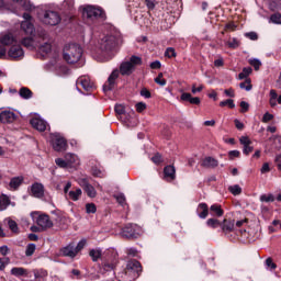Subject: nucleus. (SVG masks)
<instances>
[{
	"label": "nucleus",
	"mask_w": 281,
	"mask_h": 281,
	"mask_svg": "<svg viewBox=\"0 0 281 281\" xmlns=\"http://www.w3.org/2000/svg\"><path fill=\"white\" fill-rule=\"evenodd\" d=\"M140 95H142L143 98H146V99H149V98L151 97L150 91H149L148 89H146V88H143V89L140 90Z\"/></svg>",
	"instance_id": "nucleus-60"
},
{
	"label": "nucleus",
	"mask_w": 281,
	"mask_h": 281,
	"mask_svg": "<svg viewBox=\"0 0 281 281\" xmlns=\"http://www.w3.org/2000/svg\"><path fill=\"white\" fill-rule=\"evenodd\" d=\"M22 45H24V47L27 49H37L38 47V43H36V41H34L32 37H24L22 40Z\"/></svg>",
	"instance_id": "nucleus-26"
},
{
	"label": "nucleus",
	"mask_w": 281,
	"mask_h": 281,
	"mask_svg": "<svg viewBox=\"0 0 281 281\" xmlns=\"http://www.w3.org/2000/svg\"><path fill=\"white\" fill-rule=\"evenodd\" d=\"M25 178H23V176H18V177H13L11 180H10V183H9V188L10 190H16L18 188H21V186H23V181H24Z\"/></svg>",
	"instance_id": "nucleus-23"
},
{
	"label": "nucleus",
	"mask_w": 281,
	"mask_h": 281,
	"mask_svg": "<svg viewBox=\"0 0 281 281\" xmlns=\"http://www.w3.org/2000/svg\"><path fill=\"white\" fill-rule=\"evenodd\" d=\"M19 95L23 98V100H30L33 95L32 90H30L29 88H21L19 91Z\"/></svg>",
	"instance_id": "nucleus-32"
},
{
	"label": "nucleus",
	"mask_w": 281,
	"mask_h": 281,
	"mask_svg": "<svg viewBox=\"0 0 281 281\" xmlns=\"http://www.w3.org/2000/svg\"><path fill=\"white\" fill-rule=\"evenodd\" d=\"M40 20L45 25H58V23H60V14L56 11L48 10L40 14Z\"/></svg>",
	"instance_id": "nucleus-7"
},
{
	"label": "nucleus",
	"mask_w": 281,
	"mask_h": 281,
	"mask_svg": "<svg viewBox=\"0 0 281 281\" xmlns=\"http://www.w3.org/2000/svg\"><path fill=\"white\" fill-rule=\"evenodd\" d=\"M240 112L241 113H247V111H249V103L246 101H241L240 102Z\"/></svg>",
	"instance_id": "nucleus-59"
},
{
	"label": "nucleus",
	"mask_w": 281,
	"mask_h": 281,
	"mask_svg": "<svg viewBox=\"0 0 281 281\" xmlns=\"http://www.w3.org/2000/svg\"><path fill=\"white\" fill-rule=\"evenodd\" d=\"M206 225L207 227H212V229H216V227L221 225V222H218V220L216 218H209L206 221Z\"/></svg>",
	"instance_id": "nucleus-43"
},
{
	"label": "nucleus",
	"mask_w": 281,
	"mask_h": 281,
	"mask_svg": "<svg viewBox=\"0 0 281 281\" xmlns=\"http://www.w3.org/2000/svg\"><path fill=\"white\" fill-rule=\"evenodd\" d=\"M151 69H161V61L156 60L150 64Z\"/></svg>",
	"instance_id": "nucleus-63"
},
{
	"label": "nucleus",
	"mask_w": 281,
	"mask_h": 281,
	"mask_svg": "<svg viewBox=\"0 0 281 281\" xmlns=\"http://www.w3.org/2000/svg\"><path fill=\"white\" fill-rule=\"evenodd\" d=\"M249 65H251V67H254L255 70L258 71V69H260V67L262 66V63L260 61V59L252 58L249 59Z\"/></svg>",
	"instance_id": "nucleus-45"
},
{
	"label": "nucleus",
	"mask_w": 281,
	"mask_h": 281,
	"mask_svg": "<svg viewBox=\"0 0 281 281\" xmlns=\"http://www.w3.org/2000/svg\"><path fill=\"white\" fill-rule=\"evenodd\" d=\"M156 85H159L160 87H166V79H164V74L160 72L158 77L155 78Z\"/></svg>",
	"instance_id": "nucleus-51"
},
{
	"label": "nucleus",
	"mask_w": 281,
	"mask_h": 281,
	"mask_svg": "<svg viewBox=\"0 0 281 281\" xmlns=\"http://www.w3.org/2000/svg\"><path fill=\"white\" fill-rule=\"evenodd\" d=\"M105 30L106 32L98 42V47L103 56H105L104 60H111V58H113V53L111 52L115 49V45H117L122 40V33H120L117 29L111 24H106Z\"/></svg>",
	"instance_id": "nucleus-1"
},
{
	"label": "nucleus",
	"mask_w": 281,
	"mask_h": 281,
	"mask_svg": "<svg viewBox=\"0 0 281 281\" xmlns=\"http://www.w3.org/2000/svg\"><path fill=\"white\" fill-rule=\"evenodd\" d=\"M23 19L24 21L21 23V30H23L24 34L27 36H33L35 30L34 24L32 23V15H30V13H24Z\"/></svg>",
	"instance_id": "nucleus-11"
},
{
	"label": "nucleus",
	"mask_w": 281,
	"mask_h": 281,
	"mask_svg": "<svg viewBox=\"0 0 281 281\" xmlns=\"http://www.w3.org/2000/svg\"><path fill=\"white\" fill-rule=\"evenodd\" d=\"M136 111L137 113H144V111H146V103L144 102H138L136 103Z\"/></svg>",
	"instance_id": "nucleus-56"
},
{
	"label": "nucleus",
	"mask_w": 281,
	"mask_h": 281,
	"mask_svg": "<svg viewBox=\"0 0 281 281\" xmlns=\"http://www.w3.org/2000/svg\"><path fill=\"white\" fill-rule=\"evenodd\" d=\"M82 18L87 23H95L99 19L104 21L106 15L104 14V11L98 7L86 5L82 9Z\"/></svg>",
	"instance_id": "nucleus-5"
},
{
	"label": "nucleus",
	"mask_w": 281,
	"mask_h": 281,
	"mask_svg": "<svg viewBox=\"0 0 281 281\" xmlns=\"http://www.w3.org/2000/svg\"><path fill=\"white\" fill-rule=\"evenodd\" d=\"M0 254L1 256H8V254H10V248H8V246H1Z\"/></svg>",
	"instance_id": "nucleus-62"
},
{
	"label": "nucleus",
	"mask_w": 281,
	"mask_h": 281,
	"mask_svg": "<svg viewBox=\"0 0 281 281\" xmlns=\"http://www.w3.org/2000/svg\"><path fill=\"white\" fill-rule=\"evenodd\" d=\"M114 111L116 115H124V113H126V109L122 104H116Z\"/></svg>",
	"instance_id": "nucleus-54"
},
{
	"label": "nucleus",
	"mask_w": 281,
	"mask_h": 281,
	"mask_svg": "<svg viewBox=\"0 0 281 281\" xmlns=\"http://www.w3.org/2000/svg\"><path fill=\"white\" fill-rule=\"evenodd\" d=\"M239 143L241 144V146H244V155H249L250 153H254V142H251V139H249L247 136H241L239 138Z\"/></svg>",
	"instance_id": "nucleus-16"
},
{
	"label": "nucleus",
	"mask_w": 281,
	"mask_h": 281,
	"mask_svg": "<svg viewBox=\"0 0 281 281\" xmlns=\"http://www.w3.org/2000/svg\"><path fill=\"white\" fill-rule=\"evenodd\" d=\"M65 159L69 166H72V164H78V156H76V154H66Z\"/></svg>",
	"instance_id": "nucleus-36"
},
{
	"label": "nucleus",
	"mask_w": 281,
	"mask_h": 281,
	"mask_svg": "<svg viewBox=\"0 0 281 281\" xmlns=\"http://www.w3.org/2000/svg\"><path fill=\"white\" fill-rule=\"evenodd\" d=\"M9 205H12V207H14L15 204L10 200V196L2 193L0 195V212H4V210H8Z\"/></svg>",
	"instance_id": "nucleus-20"
},
{
	"label": "nucleus",
	"mask_w": 281,
	"mask_h": 281,
	"mask_svg": "<svg viewBox=\"0 0 281 281\" xmlns=\"http://www.w3.org/2000/svg\"><path fill=\"white\" fill-rule=\"evenodd\" d=\"M75 4H76V2L74 0H65L63 2V8H64V10H74Z\"/></svg>",
	"instance_id": "nucleus-48"
},
{
	"label": "nucleus",
	"mask_w": 281,
	"mask_h": 281,
	"mask_svg": "<svg viewBox=\"0 0 281 281\" xmlns=\"http://www.w3.org/2000/svg\"><path fill=\"white\" fill-rule=\"evenodd\" d=\"M31 194L35 199H43V196H45V187L38 182L33 183L31 187Z\"/></svg>",
	"instance_id": "nucleus-15"
},
{
	"label": "nucleus",
	"mask_w": 281,
	"mask_h": 281,
	"mask_svg": "<svg viewBox=\"0 0 281 281\" xmlns=\"http://www.w3.org/2000/svg\"><path fill=\"white\" fill-rule=\"evenodd\" d=\"M196 212L200 218H207V214H210V210L205 203H200L198 205Z\"/></svg>",
	"instance_id": "nucleus-25"
},
{
	"label": "nucleus",
	"mask_w": 281,
	"mask_h": 281,
	"mask_svg": "<svg viewBox=\"0 0 281 281\" xmlns=\"http://www.w3.org/2000/svg\"><path fill=\"white\" fill-rule=\"evenodd\" d=\"M18 117L19 116L10 110H4L0 113V122L2 124H12L16 122Z\"/></svg>",
	"instance_id": "nucleus-12"
},
{
	"label": "nucleus",
	"mask_w": 281,
	"mask_h": 281,
	"mask_svg": "<svg viewBox=\"0 0 281 281\" xmlns=\"http://www.w3.org/2000/svg\"><path fill=\"white\" fill-rule=\"evenodd\" d=\"M34 251H36V245L35 244H29L25 249V256L26 258H30L31 256H34Z\"/></svg>",
	"instance_id": "nucleus-37"
},
{
	"label": "nucleus",
	"mask_w": 281,
	"mask_h": 281,
	"mask_svg": "<svg viewBox=\"0 0 281 281\" xmlns=\"http://www.w3.org/2000/svg\"><path fill=\"white\" fill-rule=\"evenodd\" d=\"M90 258L93 260V262H98L102 258V249L95 248L91 249L89 252Z\"/></svg>",
	"instance_id": "nucleus-29"
},
{
	"label": "nucleus",
	"mask_w": 281,
	"mask_h": 281,
	"mask_svg": "<svg viewBox=\"0 0 281 281\" xmlns=\"http://www.w3.org/2000/svg\"><path fill=\"white\" fill-rule=\"evenodd\" d=\"M180 100H182V102H190V104H201V99L199 97H192L189 92H183Z\"/></svg>",
	"instance_id": "nucleus-21"
},
{
	"label": "nucleus",
	"mask_w": 281,
	"mask_h": 281,
	"mask_svg": "<svg viewBox=\"0 0 281 281\" xmlns=\"http://www.w3.org/2000/svg\"><path fill=\"white\" fill-rule=\"evenodd\" d=\"M261 175H267V172H271V167L269 162H265L260 169Z\"/></svg>",
	"instance_id": "nucleus-57"
},
{
	"label": "nucleus",
	"mask_w": 281,
	"mask_h": 281,
	"mask_svg": "<svg viewBox=\"0 0 281 281\" xmlns=\"http://www.w3.org/2000/svg\"><path fill=\"white\" fill-rule=\"evenodd\" d=\"M50 144L54 150H56L57 153H63V150H67V140L58 133L50 134Z\"/></svg>",
	"instance_id": "nucleus-8"
},
{
	"label": "nucleus",
	"mask_w": 281,
	"mask_h": 281,
	"mask_svg": "<svg viewBox=\"0 0 281 281\" xmlns=\"http://www.w3.org/2000/svg\"><path fill=\"white\" fill-rule=\"evenodd\" d=\"M139 65H142V57L135 55L130 57V60L121 63L120 70L115 69L111 72L108 82L103 86V90L112 91V89H115V80L120 78V74L121 76H131Z\"/></svg>",
	"instance_id": "nucleus-2"
},
{
	"label": "nucleus",
	"mask_w": 281,
	"mask_h": 281,
	"mask_svg": "<svg viewBox=\"0 0 281 281\" xmlns=\"http://www.w3.org/2000/svg\"><path fill=\"white\" fill-rule=\"evenodd\" d=\"M142 234H144V229L136 224H127L121 231L123 238H139Z\"/></svg>",
	"instance_id": "nucleus-6"
},
{
	"label": "nucleus",
	"mask_w": 281,
	"mask_h": 281,
	"mask_svg": "<svg viewBox=\"0 0 281 281\" xmlns=\"http://www.w3.org/2000/svg\"><path fill=\"white\" fill-rule=\"evenodd\" d=\"M225 95H227V98H235L236 93L234 92V89L229 88L224 90Z\"/></svg>",
	"instance_id": "nucleus-61"
},
{
	"label": "nucleus",
	"mask_w": 281,
	"mask_h": 281,
	"mask_svg": "<svg viewBox=\"0 0 281 281\" xmlns=\"http://www.w3.org/2000/svg\"><path fill=\"white\" fill-rule=\"evenodd\" d=\"M151 161L154 164H161L162 161L161 156L159 154H156L154 157H151Z\"/></svg>",
	"instance_id": "nucleus-64"
},
{
	"label": "nucleus",
	"mask_w": 281,
	"mask_h": 281,
	"mask_svg": "<svg viewBox=\"0 0 281 281\" xmlns=\"http://www.w3.org/2000/svg\"><path fill=\"white\" fill-rule=\"evenodd\" d=\"M228 47H231V49H236L238 47H240V41H238V38L233 37L229 38V41L227 42Z\"/></svg>",
	"instance_id": "nucleus-39"
},
{
	"label": "nucleus",
	"mask_w": 281,
	"mask_h": 281,
	"mask_svg": "<svg viewBox=\"0 0 281 281\" xmlns=\"http://www.w3.org/2000/svg\"><path fill=\"white\" fill-rule=\"evenodd\" d=\"M64 60L69 65L78 63L82 58V46L76 43L66 44L64 46Z\"/></svg>",
	"instance_id": "nucleus-4"
},
{
	"label": "nucleus",
	"mask_w": 281,
	"mask_h": 281,
	"mask_svg": "<svg viewBox=\"0 0 281 281\" xmlns=\"http://www.w3.org/2000/svg\"><path fill=\"white\" fill-rule=\"evenodd\" d=\"M271 120H273V114L266 112L262 116L261 122H263V124H267L268 122H271Z\"/></svg>",
	"instance_id": "nucleus-55"
},
{
	"label": "nucleus",
	"mask_w": 281,
	"mask_h": 281,
	"mask_svg": "<svg viewBox=\"0 0 281 281\" xmlns=\"http://www.w3.org/2000/svg\"><path fill=\"white\" fill-rule=\"evenodd\" d=\"M142 271V263L137 260H131L127 262L126 268L117 273L119 281H133L139 278Z\"/></svg>",
	"instance_id": "nucleus-3"
},
{
	"label": "nucleus",
	"mask_w": 281,
	"mask_h": 281,
	"mask_svg": "<svg viewBox=\"0 0 281 281\" xmlns=\"http://www.w3.org/2000/svg\"><path fill=\"white\" fill-rule=\"evenodd\" d=\"M8 265H10V258H0V271H5Z\"/></svg>",
	"instance_id": "nucleus-52"
},
{
	"label": "nucleus",
	"mask_w": 281,
	"mask_h": 281,
	"mask_svg": "<svg viewBox=\"0 0 281 281\" xmlns=\"http://www.w3.org/2000/svg\"><path fill=\"white\" fill-rule=\"evenodd\" d=\"M222 232L225 234H229L234 231V221L232 220H224L223 223L221 224Z\"/></svg>",
	"instance_id": "nucleus-27"
},
{
	"label": "nucleus",
	"mask_w": 281,
	"mask_h": 281,
	"mask_svg": "<svg viewBox=\"0 0 281 281\" xmlns=\"http://www.w3.org/2000/svg\"><path fill=\"white\" fill-rule=\"evenodd\" d=\"M78 186L82 188V190L86 192L87 196L90 199H95L98 196V191H95V188L89 182V178H79L77 179Z\"/></svg>",
	"instance_id": "nucleus-9"
},
{
	"label": "nucleus",
	"mask_w": 281,
	"mask_h": 281,
	"mask_svg": "<svg viewBox=\"0 0 281 281\" xmlns=\"http://www.w3.org/2000/svg\"><path fill=\"white\" fill-rule=\"evenodd\" d=\"M210 210L213 216H223V211L221 210V205L213 204L211 205Z\"/></svg>",
	"instance_id": "nucleus-33"
},
{
	"label": "nucleus",
	"mask_w": 281,
	"mask_h": 281,
	"mask_svg": "<svg viewBox=\"0 0 281 281\" xmlns=\"http://www.w3.org/2000/svg\"><path fill=\"white\" fill-rule=\"evenodd\" d=\"M260 201L261 203H273V201H276V196H273L271 193L262 194L260 195Z\"/></svg>",
	"instance_id": "nucleus-35"
},
{
	"label": "nucleus",
	"mask_w": 281,
	"mask_h": 281,
	"mask_svg": "<svg viewBox=\"0 0 281 281\" xmlns=\"http://www.w3.org/2000/svg\"><path fill=\"white\" fill-rule=\"evenodd\" d=\"M114 199L117 201L120 205H122V207L126 205V196L124 195V193L115 194Z\"/></svg>",
	"instance_id": "nucleus-40"
},
{
	"label": "nucleus",
	"mask_w": 281,
	"mask_h": 281,
	"mask_svg": "<svg viewBox=\"0 0 281 281\" xmlns=\"http://www.w3.org/2000/svg\"><path fill=\"white\" fill-rule=\"evenodd\" d=\"M61 254L68 258H76L78 250L74 245H68L61 249Z\"/></svg>",
	"instance_id": "nucleus-22"
},
{
	"label": "nucleus",
	"mask_w": 281,
	"mask_h": 281,
	"mask_svg": "<svg viewBox=\"0 0 281 281\" xmlns=\"http://www.w3.org/2000/svg\"><path fill=\"white\" fill-rule=\"evenodd\" d=\"M34 278H35V280H41L43 278H47V271H45V270H35L34 271Z\"/></svg>",
	"instance_id": "nucleus-46"
},
{
	"label": "nucleus",
	"mask_w": 281,
	"mask_h": 281,
	"mask_svg": "<svg viewBox=\"0 0 281 281\" xmlns=\"http://www.w3.org/2000/svg\"><path fill=\"white\" fill-rule=\"evenodd\" d=\"M165 56L167 58H175L177 56V52H175V48L168 47L165 52Z\"/></svg>",
	"instance_id": "nucleus-53"
},
{
	"label": "nucleus",
	"mask_w": 281,
	"mask_h": 281,
	"mask_svg": "<svg viewBox=\"0 0 281 281\" xmlns=\"http://www.w3.org/2000/svg\"><path fill=\"white\" fill-rule=\"evenodd\" d=\"M220 106H229V109H235L236 104L234 103V100L227 99L225 101L220 102Z\"/></svg>",
	"instance_id": "nucleus-50"
},
{
	"label": "nucleus",
	"mask_w": 281,
	"mask_h": 281,
	"mask_svg": "<svg viewBox=\"0 0 281 281\" xmlns=\"http://www.w3.org/2000/svg\"><path fill=\"white\" fill-rule=\"evenodd\" d=\"M31 126H33V128H36V131L43 132L47 130V122H45V120L43 119H32L30 121Z\"/></svg>",
	"instance_id": "nucleus-17"
},
{
	"label": "nucleus",
	"mask_w": 281,
	"mask_h": 281,
	"mask_svg": "<svg viewBox=\"0 0 281 281\" xmlns=\"http://www.w3.org/2000/svg\"><path fill=\"white\" fill-rule=\"evenodd\" d=\"M36 223L41 229H49V227H54V223L49 220V216L45 214L38 215Z\"/></svg>",
	"instance_id": "nucleus-14"
},
{
	"label": "nucleus",
	"mask_w": 281,
	"mask_h": 281,
	"mask_svg": "<svg viewBox=\"0 0 281 281\" xmlns=\"http://www.w3.org/2000/svg\"><path fill=\"white\" fill-rule=\"evenodd\" d=\"M270 23L274 25H281V13H274L270 16Z\"/></svg>",
	"instance_id": "nucleus-44"
},
{
	"label": "nucleus",
	"mask_w": 281,
	"mask_h": 281,
	"mask_svg": "<svg viewBox=\"0 0 281 281\" xmlns=\"http://www.w3.org/2000/svg\"><path fill=\"white\" fill-rule=\"evenodd\" d=\"M164 175L166 181H175V179H177V170L175 169V166L165 167Z\"/></svg>",
	"instance_id": "nucleus-18"
},
{
	"label": "nucleus",
	"mask_w": 281,
	"mask_h": 281,
	"mask_svg": "<svg viewBox=\"0 0 281 281\" xmlns=\"http://www.w3.org/2000/svg\"><path fill=\"white\" fill-rule=\"evenodd\" d=\"M251 67L244 68L243 71L238 75L239 80H245V78H247L251 74Z\"/></svg>",
	"instance_id": "nucleus-42"
},
{
	"label": "nucleus",
	"mask_w": 281,
	"mask_h": 281,
	"mask_svg": "<svg viewBox=\"0 0 281 281\" xmlns=\"http://www.w3.org/2000/svg\"><path fill=\"white\" fill-rule=\"evenodd\" d=\"M228 192L234 194V196H238V194L243 193V188H240V186H238V184L231 186L228 188Z\"/></svg>",
	"instance_id": "nucleus-34"
},
{
	"label": "nucleus",
	"mask_w": 281,
	"mask_h": 281,
	"mask_svg": "<svg viewBox=\"0 0 281 281\" xmlns=\"http://www.w3.org/2000/svg\"><path fill=\"white\" fill-rule=\"evenodd\" d=\"M87 214H95L98 212V207L93 203L86 204Z\"/></svg>",
	"instance_id": "nucleus-47"
},
{
	"label": "nucleus",
	"mask_w": 281,
	"mask_h": 281,
	"mask_svg": "<svg viewBox=\"0 0 281 281\" xmlns=\"http://www.w3.org/2000/svg\"><path fill=\"white\" fill-rule=\"evenodd\" d=\"M202 166L204 168H216V166H218V160H216L212 157H206L203 159Z\"/></svg>",
	"instance_id": "nucleus-28"
},
{
	"label": "nucleus",
	"mask_w": 281,
	"mask_h": 281,
	"mask_svg": "<svg viewBox=\"0 0 281 281\" xmlns=\"http://www.w3.org/2000/svg\"><path fill=\"white\" fill-rule=\"evenodd\" d=\"M8 57L10 60H23L25 58V50H23V47L19 43H15L10 46Z\"/></svg>",
	"instance_id": "nucleus-10"
},
{
	"label": "nucleus",
	"mask_w": 281,
	"mask_h": 281,
	"mask_svg": "<svg viewBox=\"0 0 281 281\" xmlns=\"http://www.w3.org/2000/svg\"><path fill=\"white\" fill-rule=\"evenodd\" d=\"M77 87H82L85 91H91L95 86L93 85V81H91V78L87 76L79 77L76 81Z\"/></svg>",
	"instance_id": "nucleus-13"
},
{
	"label": "nucleus",
	"mask_w": 281,
	"mask_h": 281,
	"mask_svg": "<svg viewBox=\"0 0 281 281\" xmlns=\"http://www.w3.org/2000/svg\"><path fill=\"white\" fill-rule=\"evenodd\" d=\"M0 43L1 45L12 47V45H15V43H19V41H16L12 34H4L0 36Z\"/></svg>",
	"instance_id": "nucleus-19"
},
{
	"label": "nucleus",
	"mask_w": 281,
	"mask_h": 281,
	"mask_svg": "<svg viewBox=\"0 0 281 281\" xmlns=\"http://www.w3.org/2000/svg\"><path fill=\"white\" fill-rule=\"evenodd\" d=\"M245 37L249 38L250 41H258V33L249 32L245 34Z\"/></svg>",
	"instance_id": "nucleus-58"
},
{
	"label": "nucleus",
	"mask_w": 281,
	"mask_h": 281,
	"mask_svg": "<svg viewBox=\"0 0 281 281\" xmlns=\"http://www.w3.org/2000/svg\"><path fill=\"white\" fill-rule=\"evenodd\" d=\"M239 88L244 89L245 91H251V79H246L245 82L239 83Z\"/></svg>",
	"instance_id": "nucleus-41"
},
{
	"label": "nucleus",
	"mask_w": 281,
	"mask_h": 281,
	"mask_svg": "<svg viewBox=\"0 0 281 281\" xmlns=\"http://www.w3.org/2000/svg\"><path fill=\"white\" fill-rule=\"evenodd\" d=\"M11 276H15V278H21V276H27V270L25 268H12Z\"/></svg>",
	"instance_id": "nucleus-31"
},
{
	"label": "nucleus",
	"mask_w": 281,
	"mask_h": 281,
	"mask_svg": "<svg viewBox=\"0 0 281 281\" xmlns=\"http://www.w3.org/2000/svg\"><path fill=\"white\" fill-rule=\"evenodd\" d=\"M37 49L38 53L41 54V56H43V58H45L47 56V54H49V52H52V44L45 42L44 44H38L37 43Z\"/></svg>",
	"instance_id": "nucleus-24"
},
{
	"label": "nucleus",
	"mask_w": 281,
	"mask_h": 281,
	"mask_svg": "<svg viewBox=\"0 0 281 281\" xmlns=\"http://www.w3.org/2000/svg\"><path fill=\"white\" fill-rule=\"evenodd\" d=\"M55 162H56V165H57L59 168H69V166H71V165H69V164L67 162L66 159H63V158H57V159L55 160Z\"/></svg>",
	"instance_id": "nucleus-49"
},
{
	"label": "nucleus",
	"mask_w": 281,
	"mask_h": 281,
	"mask_svg": "<svg viewBox=\"0 0 281 281\" xmlns=\"http://www.w3.org/2000/svg\"><path fill=\"white\" fill-rule=\"evenodd\" d=\"M5 221L9 225V229H11L13 234L19 233V225L13 220L7 218Z\"/></svg>",
	"instance_id": "nucleus-38"
},
{
	"label": "nucleus",
	"mask_w": 281,
	"mask_h": 281,
	"mask_svg": "<svg viewBox=\"0 0 281 281\" xmlns=\"http://www.w3.org/2000/svg\"><path fill=\"white\" fill-rule=\"evenodd\" d=\"M82 196V189H76L75 191L68 192V198L70 201H80V198Z\"/></svg>",
	"instance_id": "nucleus-30"
}]
</instances>
